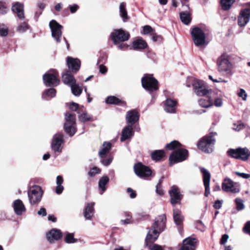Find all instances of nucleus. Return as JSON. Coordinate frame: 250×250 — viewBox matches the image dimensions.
I'll use <instances>...</instances> for the list:
<instances>
[{
    "instance_id": "f257e3e1",
    "label": "nucleus",
    "mask_w": 250,
    "mask_h": 250,
    "mask_svg": "<svg viewBox=\"0 0 250 250\" xmlns=\"http://www.w3.org/2000/svg\"><path fill=\"white\" fill-rule=\"evenodd\" d=\"M181 144L177 141H173L167 144L166 147L169 150L177 148L170 155L169 160L170 165L179 163L185 160L188 157V152L185 149H181Z\"/></svg>"
},
{
    "instance_id": "f03ea898",
    "label": "nucleus",
    "mask_w": 250,
    "mask_h": 250,
    "mask_svg": "<svg viewBox=\"0 0 250 250\" xmlns=\"http://www.w3.org/2000/svg\"><path fill=\"white\" fill-rule=\"evenodd\" d=\"M166 220V216L164 214L156 218L153 226L147 233L146 238V242H152L157 239L159 231H163L165 228Z\"/></svg>"
},
{
    "instance_id": "7ed1b4c3",
    "label": "nucleus",
    "mask_w": 250,
    "mask_h": 250,
    "mask_svg": "<svg viewBox=\"0 0 250 250\" xmlns=\"http://www.w3.org/2000/svg\"><path fill=\"white\" fill-rule=\"evenodd\" d=\"M216 135V133L212 132L209 135L203 137L198 143V148L205 153H211L215 143L214 136Z\"/></svg>"
},
{
    "instance_id": "20e7f679",
    "label": "nucleus",
    "mask_w": 250,
    "mask_h": 250,
    "mask_svg": "<svg viewBox=\"0 0 250 250\" xmlns=\"http://www.w3.org/2000/svg\"><path fill=\"white\" fill-rule=\"evenodd\" d=\"M142 87L150 94L159 89L158 82L152 74H145L141 79Z\"/></svg>"
},
{
    "instance_id": "39448f33",
    "label": "nucleus",
    "mask_w": 250,
    "mask_h": 250,
    "mask_svg": "<svg viewBox=\"0 0 250 250\" xmlns=\"http://www.w3.org/2000/svg\"><path fill=\"white\" fill-rule=\"evenodd\" d=\"M218 70L219 72L225 73L227 75H232L233 66L229 62V56L224 54L219 57L217 60Z\"/></svg>"
},
{
    "instance_id": "423d86ee",
    "label": "nucleus",
    "mask_w": 250,
    "mask_h": 250,
    "mask_svg": "<svg viewBox=\"0 0 250 250\" xmlns=\"http://www.w3.org/2000/svg\"><path fill=\"white\" fill-rule=\"evenodd\" d=\"M192 84L195 93L198 96H205L207 94H208L209 96L215 95L214 91L206 88L203 81L194 80Z\"/></svg>"
},
{
    "instance_id": "0eeeda50",
    "label": "nucleus",
    "mask_w": 250,
    "mask_h": 250,
    "mask_svg": "<svg viewBox=\"0 0 250 250\" xmlns=\"http://www.w3.org/2000/svg\"><path fill=\"white\" fill-rule=\"evenodd\" d=\"M227 154L231 158L246 161L249 159L250 152L246 147H239L236 149L230 148L227 151Z\"/></svg>"
},
{
    "instance_id": "6e6552de",
    "label": "nucleus",
    "mask_w": 250,
    "mask_h": 250,
    "mask_svg": "<svg viewBox=\"0 0 250 250\" xmlns=\"http://www.w3.org/2000/svg\"><path fill=\"white\" fill-rule=\"evenodd\" d=\"M76 117L74 114L66 112L65 114L64 128L70 136H73L76 132Z\"/></svg>"
},
{
    "instance_id": "1a4fd4ad",
    "label": "nucleus",
    "mask_w": 250,
    "mask_h": 250,
    "mask_svg": "<svg viewBox=\"0 0 250 250\" xmlns=\"http://www.w3.org/2000/svg\"><path fill=\"white\" fill-rule=\"evenodd\" d=\"M58 73L55 70H50L43 76V80L46 86L54 87L59 84Z\"/></svg>"
},
{
    "instance_id": "9d476101",
    "label": "nucleus",
    "mask_w": 250,
    "mask_h": 250,
    "mask_svg": "<svg viewBox=\"0 0 250 250\" xmlns=\"http://www.w3.org/2000/svg\"><path fill=\"white\" fill-rule=\"evenodd\" d=\"M192 40L197 46L204 45L206 44V36L203 30L199 27H195L191 31Z\"/></svg>"
},
{
    "instance_id": "9b49d317",
    "label": "nucleus",
    "mask_w": 250,
    "mask_h": 250,
    "mask_svg": "<svg viewBox=\"0 0 250 250\" xmlns=\"http://www.w3.org/2000/svg\"><path fill=\"white\" fill-rule=\"evenodd\" d=\"M42 191L39 186H35L31 187L28 191L29 201L31 205H34L39 203L42 199Z\"/></svg>"
},
{
    "instance_id": "f8f14e48",
    "label": "nucleus",
    "mask_w": 250,
    "mask_h": 250,
    "mask_svg": "<svg viewBox=\"0 0 250 250\" xmlns=\"http://www.w3.org/2000/svg\"><path fill=\"white\" fill-rule=\"evenodd\" d=\"M49 26L51 31L52 38L57 42H60L62 37V26L54 20L50 21Z\"/></svg>"
},
{
    "instance_id": "ddd939ff",
    "label": "nucleus",
    "mask_w": 250,
    "mask_h": 250,
    "mask_svg": "<svg viewBox=\"0 0 250 250\" xmlns=\"http://www.w3.org/2000/svg\"><path fill=\"white\" fill-rule=\"evenodd\" d=\"M111 39L115 45H117L120 42L127 41L130 37L129 34L122 29H115L111 33Z\"/></svg>"
},
{
    "instance_id": "4468645a",
    "label": "nucleus",
    "mask_w": 250,
    "mask_h": 250,
    "mask_svg": "<svg viewBox=\"0 0 250 250\" xmlns=\"http://www.w3.org/2000/svg\"><path fill=\"white\" fill-rule=\"evenodd\" d=\"M63 137V134L61 132L57 133L53 136L51 147L55 153L62 152L63 148L62 144L64 142Z\"/></svg>"
},
{
    "instance_id": "2eb2a0df",
    "label": "nucleus",
    "mask_w": 250,
    "mask_h": 250,
    "mask_svg": "<svg viewBox=\"0 0 250 250\" xmlns=\"http://www.w3.org/2000/svg\"><path fill=\"white\" fill-rule=\"evenodd\" d=\"M134 170L138 176L143 179H146L152 174L150 168L141 163H138L134 166Z\"/></svg>"
},
{
    "instance_id": "dca6fc26",
    "label": "nucleus",
    "mask_w": 250,
    "mask_h": 250,
    "mask_svg": "<svg viewBox=\"0 0 250 250\" xmlns=\"http://www.w3.org/2000/svg\"><path fill=\"white\" fill-rule=\"evenodd\" d=\"M250 20V5L248 8L241 11L238 19V24L241 26H245Z\"/></svg>"
},
{
    "instance_id": "f3484780",
    "label": "nucleus",
    "mask_w": 250,
    "mask_h": 250,
    "mask_svg": "<svg viewBox=\"0 0 250 250\" xmlns=\"http://www.w3.org/2000/svg\"><path fill=\"white\" fill-rule=\"evenodd\" d=\"M222 189L226 192H230L236 193L239 192L240 189L237 186H235L233 182L229 178H226L222 184Z\"/></svg>"
},
{
    "instance_id": "a211bd4d",
    "label": "nucleus",
    "mask_w": 250,
    "mask_h": 250,
    "mask_svg": "<svg viewBox=\"0 0 250 250\" xmlns=\"http://www.w3.org/2000/svg\"><path fill=\"white\" fill-rule=\"evenodd\" d=\"M200 171L203 174L204 185L205 188V196L207 197L209 194V184L210 181V174L209 172L204 167H200Z\"/></svg>"
},
{
    "instance_id": "6ab92c4d",
    "label": "nucleus",
    "mask_w": 250,
    "mask_h": 250,
    "mask_svg": "<svg viewBox=\"0 0 250 250\" xmlns=\"http://www.w3.org/2000/svg\"><path fill=\"white\" fill-rule=\"evenodd\" d=\"M139 114L136 110H131L126 112L125 119L128 125L132 126L139 119Z\"/></svg>"
},
{
    "instance_id": "aec40b11",
    "label": "nucleus",
    "mask_w": 250,
    "mask_h": 250,
    "mask_svg": "<svg viewBox=\"0 0 250 250\" xmlns=\"http://www.w3.org/2000/svg\"><path fill=\"white\" fill-rule=\"evenodd\" d=\"M169 194L171 198L170 202L172 205L178 203L182 197L179 188L175 186L171 187V189L169 191Z\"/></svg>"
},
{
    "instance_id": "412c9836",
    "label": "nucleus",
    "mask_w": 250,
    "mask_h": 250,
    "mask_svg": "<svg viewBox=\"0 0 250 250\" xmlns=\"http://www.w3.org/2000/svg\"><path fill=\"white\" fill-rule=\"evenodd\" d=\"M66 63L69 69L73 72L76 73L80 68L81 62L78 59L68 57Z\"/></svg>"
},
{
    "instance_id": "4be33fe9",
    "label": "nucleus",
    "mask_w": 250,
    "mask_h": 250,
    "mask_svg": "<svg viewBox=\"0 0 250 250\" xmlns=\"http://www.w3.org/2000/svg\"><path fill=\"white\" fill-rule=\"evenodd\" d=\"M196 239L194 238L188 237L183 241V245L179 250H195Z\"/></svg>"
},
{
    "instance_id": "5701e85b",
    "label": "nucleus",
    "mask_w": 250,
    "mask_h": 250,
    "mask_svg": "<svg viewBox=\"0 0 250 250\" xmlns=\"http://www.w3.org/2000/svg\"><path fill=\"white\" fill-rule=\"evenodd\" d=\"M177 102L171 98H167L164 102V110L169 113H176Z\"/></svg>"
},
{
    "instance_id": "b1692460",
    "label": "nucleus",
    "mask_w": 250,
    "mask_h": 250,
    "mask_svg": "<svg viewBox=\"0 0 250 250\" xmlns=\"http://www.w3.org/2000/svg\"><path fill=\"white\" fill-rule=\"evenodd\" d=\"M46 237L50 243H53L55 241H57L61 238L62 233L59 229H52L47 233Z\"/></svg>"
},
{
    "instance_id": "393cba45",
    "label": "nucleus",
    "mask_w": 250,
    "mask_h": 250,
    "mask_svg": "<svg viewBox=\"0 0 250 250\" xmlns=\"http://www.w3.org/2000/svg\"><path fill=\"white\" fill-rule=\"evenodd\" d=\"M13 208L15 213L18 215H21L26 210L25 207L22 201L17 199L13 203Z\"/></svg>"
},
{
    "instance_id": "a878e982",
    "label": "nucleus",
    "mask_w": 250,
    "mask_h": 250,
    "mask_svg": "<svg viewBox=\"0 0 250 250\" xmlns=\"http://www.w3.org/2000/svg\"><path fill=\"white\" fill-rule=\"evenodd\" d=\"M205 98H201L198 100V103L200 106L204 108H208L213 105V98L214 95L209 96L208 94L205 96Z\"/></svg>"
},
{
    "instance_id": "bb28decb",
    "label": "nucleus",
    "mask_w": 250,
    "mask_h": 250,
    "mask_svg": "<svg viewBox=\"0 0 250 250\" xmlns=\"http://www.w3.org/2000/svg\"><path fill=\"white\" fill-rule=\"evenodd\" d=\"M134 132L133 127L130 125H127L123 130L122 132L120 141L124 142L126 140L130 139L133 135Z\"/></svg>"
},
{
    "instance_id": "cd10ccee",
    "label": "nucleus",
    "mask_w": 250,
    "mask_h": 250,
    "mask_svg": "<svg viewBox=\"0 0 250 250\" xmlns=\"http://www.w3.org/2000/svg\"><path fill=\"white\" fill-rule=\"evenodd\" d=\"M12 10L16 13L18 17L21 20L24 18L23 5L20 2H16L12 7Z\"/></svg>"
},
{
    "instance_id": "c85d7f7f",
    "label": "nucleus",
    "mask_w": 250,
    "mask_h": 250,
    "mask_svg": "<svg viewBox=\"0 0 250 250\" xmlns=\"http://www.w3.org/2000/svg\"><path fill=\"white\" fill-rule=\"evenodd\" d=\"M94 203L87 204L84 210V216L86 220H91L94 213Z\"/></svg>"
},
{
    "instance_id": "c756f323",
    "label": "nucleus",
    "mask_w": 250,
    "mask_h": 250,
    "mask_svg": "<svg viewBox=\"0 0 250 250\" xmlns=\"http://www.w3.org/2000/svg\"><path fill=\"white\" fill-rule=\"evenodd\" d=\"M62 80L64 83L68 85L69 86L76 82L74 76L69 72H66L62 75Z\"/></svg>"
},
{
    "instance_id": "7c9ffc66",
    "label": "nucleus",
    "mask_w": 250,
    "mask_h": 250,
    "mask_svg": "<svg viewBox=\"0 0 250 250\" xmlns=\"http://www.w3.org/2000/svg\"><path fill=\"white\" fill-rule=\"evenodd\" d=\"M180 18L181 21L186 25L189 24L191 21V15L187 11L180 13Z\"/></svg>"
},
{
    "instance_id": "2f4dec72",
    "label": "nucleus",
    "mask_w": 250,
    "mask_h": 250,
    "mask_svg": "<svg viewBox=\"0 0 250 250\" xmlns=\"http://www.w3.org/2000/svg\"><path fill=\"white\" fill-rule=\"evenodd\" d=\"M111 147V144L109 142H104L103 147L99 151V154L101 158L105 157L106 155L109 152Z\"/></svg>"
},
{
    "instance_id": "473e14b6",
    "label": "nucleus",
    "mask_w": 250,
    "mask_h": 250,
    "mask_svg": "<svg viewBox=\"0 0 250 250\" xmlns=\"http://www.w3.org/2000/svg\"><path fill=\"white\" fill-rule=\"evenodd\" d=\"M165 155V152L163 150H156L151 152V159L155 161L160 160Z\"/></svg>"
},
{
    "instance_id": "72a5a7b5",
    "label": "nucleus",
    "mask_w": 250,
    "mask_h": 250,
    "mask_svg": "<svg viewBox=\"0 0 250 250\" xmlns=\"http://www.w3.org/2000/svg\"><path fill=\"white\" fill-rule=\"evenodd\" d=\"M56 91L54 88H51L45 90L42 95V98L46 100L51 99L56 96Z\"/></svg>"
},
{
    "instance_id": "f704fd0d",
    "label": "nucleus",
    "mask_w": 250,
    "mask_h": 250,
    "mask_svg": "<svg viewBox=\"0 0 250 250\" xmlns=\"http://www.w3.org/2000/svg\"><path fill=\"white\" fill-rule=\"evenodd\" d=\"M173 219L177 225H180L183 222V217L181 215V211L177 209L173 210Z\"/></svg>"
},
{
    "instance_id": "c9c22d12",
    "label": "nucleus",
    "mask_w": 250,
    "mask_h": 250,
    "mask_svg": "<svg viewBox=\"0 0 250 250\" xmlns=\"http://www.w3.org/2000/svg\"><path fill=\"white\" fill-rule=\"evenodd\" d=\"M125 6V3L123 2L121 3L119 7L120 15L124 21H126L128 19Z\"/></svg>"
},
{
    "instance_id": "e433bc0d",
    "label": "nucleus",
    "mask_w": 250,
    "mask_h": 250,
    "mask_svg": "<svg viewBox=\"0 0 250 250\" xmlns=\"http://www.w3.org/2000/svg\"><path fill=\"white\" fill-rule=\"evenodd\" d=\"M109 180V178L106 176H103L100 179L99 181V187L102 189L101 194H102L106 190L105 186L108 183Z\"/></svg>"
},
{
    "instance_id": "4c0bfd02",
    "label": "nucleus",
    "mask_w": 250,
    "mask_h": 250,
    "mask_svg": "<svg viewBox=\"0 0 250 250\" xmlns=\"http://www.w3.org/2000/svg\"><path fill=\"white\" fill-rule=\"evenodd\" d=\"M133 46L135 49H145L147 46V43L144 40L139 39L133 42Z\"/></svg>"
},
{
    "instance_id": "58836bf2",
    "label": "nucleus",
    "mask_w": 250,
    "mask_h": 250,
    "mask_svg": "<svg viewBox=\"0 0 250 250\" xmlns=\"http://www.w3.org/2000/svg\"><path fill=\"white\" fill-rule=\"evenodd\" d=\"M235 0H220L222 8L224 10H228L230 8Z\"/></svg>"
},
{
    "instance_id": "ea45409f",
    "label": "nucleus",
    "mask_w": 250,
    "mask_h": 250,
    "mask_svg": "<svg viewBox=\"0 0 250 250\" xmlns=\"http://www.w3.org/2000/svg\"><path fill=\"white\" fill-rule=\"evenodd\" d=\"M71 89L73 95L75 96H79L82 92V88L76 83H74L71 86Z\"/></svg>"
},
{
    "instance_id": "a19ab883",
    "label": "nucleus",
    "mask_w": 250,
    "mask_h": 250,
    "mask_svg": "<svg viewBox=\"0 0 250 250\" xmlns=\"http://www.w3.org/2000/svg\"><path fill=\"white\" fill-rule=\"evenodd\" d=\"M106 103L114 104H122L121 100L115 96L108 97L106 99Z\"/></svg>"
},
{
    "instance_id": "79ce46f5",
    "label": "nucleus",
    "mask_w": 250,
    "mask_h": 250,
    "mask_svg": "<svg viewBox=\"0 0 250 250\" xmlns=\"http://www.w3.org/2000/svg\"><path fill=\"white\" fill-rule=\"evenodd\" d=\"M77 239H75L74 237V234L72 233H66V235L65 237V242L66 243L70 244V243H74L77 241Z\"/></svg>"
},
{
    "instance_id": "37998d69",
    "label": "nucleus",
    "mask_w": 250,
    "mask_h": 250,
    "mask_svg": "<svg viewBox=\"0 0 250 250\" xmlns=\"http://www.w3.org/2000/svg\"><path fill=\"white\" fill-rule=\"evenodd\" d=\"M78 118L79 120L83 122H85L91 120V116L87 114V113L86 112H83L82 114H80Z\"/></svg>"
},
{
    "instance_id": "c03bdc74",
    "label": "nucleus",
    "mask_w": 250,
    "mask_h": 250,
    "mask_svg": "<svg viewBox=\"0 0 250 250\" xmlns=\"http://www.w3.org/2000/svg\"><path fill=\"white\" fill-rule=\"evenodd\" d=\"M8 11V8L6 3L4 1H0V15L6 14Z\"/></svg>"
},
{
    "instance_id": "a18cd8bd",
    "label": "nucleus",
    "mask_w": 250,
    "mask_h": 250,
    "mask_svg": "<svg viewBox=\"0 0 250 250\" xmlns=\"http://www.w3.org/2000/svg\"><path fill=\"white\" fill-rule=\"evenodd\" d=\"M235 204H236V208L238 210H241L245 208V205L244 204V202L243 200L240 198H236L235 200Z\"/></svg>"
},
{
    "instance_id": "49530a36",
    "label": "nucleus",
    "mask_w": 250,
    "mask_h": 250,
    "mask_svg": "<svg viewBox=\"0 0 250 250\" xmlns=\"http://www.w3.org/2000/svg\"><path fill=\"white\" fill-rule=\"evenodd\" d=\"M29 28V25L26 22L21 23L18 27L17 31L20 33H23L26 31Z\"/></svg>"
},
{
    "instance_id": "de8ad7c7",
    "label": "nucleus",
    "mask_w": 250,
    "mask_h": 250,
    "mask_svg": "<svg viewBox=\"0 0 250 250\" xmlns=\"http://www.w3.org/2000/svg\"><path fill=\"white\" fill-rule=\"evenodd\" d=\"M244 127V125L241 121H238L233 124L232 129L236 131H239Z\"/></svg>"
},
{
    "instance_id": "09e8293b",
    "label": "nucleus",
    "mask_w": 250,
    "mask_h": 250,
    "mask_svg": "<svg viewBox=\"0 0 250 250\" xmlns=\"http://www.w3.org/2000/svg\"><path fill=\"white\" fill-rule=\"evenodd\" d=\"M112 161V158H109L105 159V157L101 158V162L105 166H107L110 164Z\"/></svg>"
},
{
    "instance_id": "8fccbe9b",
    "label": "nucleus",
    "mask_w": 250,
    "mask_h": 250,
    "mask_svg": "<svg viewBox=\"0 0 250 250\" xmlns=\"http://www.w3.org/2000/svg\"><path fill=\"white\" fill-rule=\"evenodd\" d=\"M100 172V169L96 167H94L90 169V170L88 172V175L91 176H94L96 174L99 173Z\"/></svg>"
},
{
    "instance_id": "3c124183",
    "label": "nucleus",
    "mask_w": 250,
    "mask_h": 250,
    "mask_svg": "<svg viewBox=\"0 0 250 250\" xmlns=\"http://www.w3.org/2000/svg\"><path fill=\"white\" fill-rule=\"evenodd\" d=\"M156 192L157 194L159 195H162L164 194L163 190L161 187V181H160L159 183L156 186Z\"/></svg>"
},
{
    "instance_id": "603ef678",
    "label": "nucleus",
    "mask_w": 250,
    "mask_h": 250,
    "mask_svg": "<svg viewBox=\"0 0 250 250\" xmlns=\"http://www.w3.org/2000/svg\"><path fill=\"white\" fill-rule=\"evenodd\" d=\"M238 96L241 97L244 101H246L247 97V94L243 89H240V91L238 93Z\"/></svg>"
},
{
    "instance_id": "864d4df0",
    "label": "nucleus",
    "mask_w": 250,
    "mask_h": 250,
    "mask_svg": "<svg viewBox=\"0 0 250 250\" xmlns=\"http://www.w3.org/2000/svg\"><path fill=\"white\" fill-rule=\"evenodd\" d=\"M216 93H215L214 97L213 98V100L214 99V105L216 107H220L222 105V100L220 98H216Z\"/></svg>"
},
{
    "instance_id": "5fc2aeb1",
    "label": "nucleus",
    "mask_w": 250,
    "mask_h": 250,
    "mask_svg": "<svg viewBox=\"0 0 250 250\" xmlns=\"http://www.w3.org/2000/svg\"><path fill=\"white\" fill-rule=\"evenodd\" d=\"M196 227L197 229H199L201 231H203L205 229V227L203 223L200 221H198L196 223Z\"/></svg>"
},
{
    "instance_id": "6e6d98bb",
    "label": "nucleus",
    "mask_w": 250,
    "mask_h": 250,
    "mask_svg": "<svg viewBox=\"0 0 250 250\" xmlns=\"http://www.w3.org/2000/svg\"><path fill=\"white\" fill-rule=\"evenodd\" d=\"M243 231L250 235V221H248L243 228Z\"/></svg>"
},
{
    "instance_id": "4d7b16f0",
    "label": "nucleus",
    "mask_w": 250,
    "mask_h": 250,
    "mask_svg": "<svg viewBox=\"0 0 250 250\" xmlns=\"http://www.w3.org/2000/svg\"><path fill=\"white\" fill-rule=\"evenodd\" d=\"M235 173L238 176L241 177L244 179H249L250 178V174H249L241 173L238 171H236Z\"/></svg>"
},
{
    "instance_id": "13d9d810",
    "label": "nucleus",
    "mask_w": 250,
    "mask_h": 250,
    "mask_svg": "<svg viewBox=\"0 0 250 250\" xmlns=\"http://www.w3.org/2000/svg\"><path fill=\"white\" fill-rule=\"evenodd\" d=\"M127 192L130 193V197L131 198H135L136 197V193L131 188H128L127 189Z\"/></svg>"
},
{
    "instance_id": "bf43d9fd",
    "label": "nucleus",
    "mask_w": 250,
    "mask_h": 250,
    "mask_svg": "<svg viewBox=\"0 0 250 250\" xmlns=\"http://www.w3.org/2000/svg\"><path fill=\"white\" fill-rule=\"evenodd\" d=\"M222 201L219 200H216L213 205V207L215 209H220L222 207Z\"/></svg>"
},
{
    "instance_id": "052dcab7",
    "label": "nucleus",
    "mask_w": 250,
    "mask_h": 250,
    "mask_svg": "<svg viewBox=\"0 0 250 250\" xmlns=\"http://www.w3.org/2000/svg\"><path fill=\"white\" fill-rule=\"evenodd\" d=\"M69 8H70V12L71 13L73 14V13H75L77 11V10L79 8V6L76 4H74L72 5H70Z\"/></svg>"
},
{
    "instance_id": "680f3d73",
    "label": "nucleus",
    "mask_w": 250,
    "mask_h": 250,
    "mask_svg": "<svg viewBox=\"0 0 250 250\" xmlns=\"http://www.w3.org/2000/svg\"><path fill=\"white\" fill-rule=\"evenodd\" d=\"M128 46H129L127 44H126V43H122L119 44L117 46V48L119 50H125L128 48Z\"/></svg>"
},
{
    "instance_id": "e2e57ef3",
    "label": "nucleus",
    "mask_w": 250,
    "mask_h": 250,
    "mask_svg": "<svg viewBox=\"0 0 250 250\" xmlns=\"http://www.w3.org/2000/svg\"><path fill=\"white\" fill-rule=\"evenodd\" d=\"M152 30V28L149 25H145L144 26L143 32L144 34H147L150 33Z\"/></svg>"
},
{
    "instance_id": "0e129e2a",
    "label": "nucleus",
    "mask_w": 250,
    "mask_h": 250,
    "mask_svg": "<svg viewBox=\"0 0 250 250\" xmlns=\"http://www.w3.org/2000/svg\"><path fill=\"white\" fill-rule=\"evenodd\" d=\"M8 34L7 28H0V35L2 37H5Z\"/></svg>"
},
{
    "instance_id": "69168bd1",
    "label": "nucleus",
    "mask_w": 250,
    "mask_h": 250,
    "mask_svg": "<svg viewBox=\"0 0 250 250\" xmlns=\"http://www.w3.org/2000/svg\"><path fill=\"white\" fill-rule=\"evenodd\" d=\"M229 238V235L228 234H224L222 235L221 240L220 244L222 245L225 244Z\"/></svg>"
},
{
    "instance_id": "338daca9",
    "label": "nucleus",
    "mask_w": 250,
    "mask_h": 250,
    "mask_svg": "<svg viewBox=\"0 0 250 250\" xmlns=\"http://www.w3.org/2000/svg\"><path fill=\"white\" fill-rule=\"evenodd\" d=\"M79 104L77 103L72 102L69 105V108L73 111H76L78 108Z\"/></svg>"
},
{
    "instance_id": "774afa93",
    "label": "nucleus",
    "mask_w": 250,
    "mask_h": 250,
    "mask_svg": "<svg viewBox=\"0 0 250 250\" xmlns=\"http://www.w3.org/2000/svg\"><path fill=\"white\" fill-rule=\"evenodd\" d=\"M151 250H164L163 248L157 244H154L150 248Z\"/></svg>"
}]
</instances>
